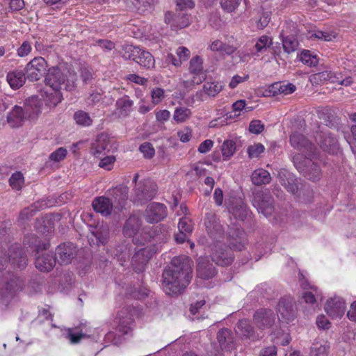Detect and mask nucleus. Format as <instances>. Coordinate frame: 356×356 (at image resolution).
Wrapping results in <instances>:
<instances>
[{"instance_id":"nucleus-60","label":"nucleus","mask_w":356,"mask_h":356,"mask_svg":"<svg viewBox=\"0 0 356 356\" xmlns=\"http://www.w3.org/2000/svg\"><path fill=\"white\" fill-rule=\"evenodd\" d=\"M66 149L60 147L50 154L49 159L54 161L58 162L64 159L66 156Z\"/></svg>"},{"instance_id":"nucleus-42","label":"nucleus","mask_w":356,"mask_h":356,"mask_svg":"<svg viewBox=\"0 0 356 356\" xmlns=\"http://www.w3.org/2000/svg\"><path fill=\"white\" fill-rule=\"evenodd\" d=\"M221 149L225 160H228L236 152V143L232 140H226L222 143Z\"/></svg>"},{"instance_id":"nucleus-38","label":"nucleus","mask_w":356,"mask_h":356,"mask_svg":"<svg viewBox=\"0 0 356 356\" xmlns=\"http://www.w3.org/2000/svg\"><path fill=\"white\" fill-rule=\"evenodd\" d=\"M282 42L283 49L287 54L296 51L299 45L298 40L293 35L282 37Z\"/></svg>"},{"instance_id":"nucleus-26","label":"nucleus","mask_w":356,"mask_h":356,"mask_svg":"<svg viewBox=\"0 0 356 356\" xmlns=\"http://www.w3.org/2000/svg\"><path fill=\"white\" fill-rule=\"evenodd\" d=\"M56 259L53 254L46 253L36 257L35 265L40 271L49 272L56 265Z\"/></svg>"},{"instance_id":"nucleus-21","label":"nucleus","mask_w":356,"mask_h":356,"mask_svg":"<svg viewBox=\"0 0 356 356\" xmlns=\"http://www.w3.org/2000/svg\"><path fill=\"white\" fill-rule=\"evenodd\" d=\"M42 102L38 97L32 96L26 99L23 108L27 118L35 120L42 112Z\"/></svg>"},{"instance_id":"nucleus-54","label":"nucleus","mask_w":356,"mask_h":356,"mask_svg":"<svg viewBox=\"0 0 356 356\" xmlns=\"http://www.w3.org/2000/svg\"><path fill=\"white\" fill-rule=\"evenodd\" d=\"M140 152L143 154L146 159H152L155 154V150L150 143H143L139 147Z\"/></svg>"},{"instance_id":"nucleus-24","label":"nucleus","mask_w":356,"mask_h":356,"mask_svg":"<svg viewBox=\"0 0 356 356\" xmlns=\"http://www.w3.org/2000/svg\"><path fill=\"white\" fill-rule=\"evenodd\" d=\"M197 261V274L199 277L209 280L215 275V268L207 258L200 257Z\"/></svg>"},{"instance_id":"nucleus-13","label":"nucleus","mask_w":356,"mask_h":356,"mask_svg":"<svg viewBox=\"0 0 356 356\" xmlns=\"http://www.w3.org/2000/svg\"><path fill=\"white\" fill-rule=\"evenodd\" d=\"M77 252L76 247L72 243H65L56 248V259L61 265L71 263Z\"/></svg>"},{"instance_id":"nucleus-29","label":"nucleus","mask_w":356,"mask_h":356,"mask_svg":"<svg viewBox=\"0 0 356 356\" xmlns=\"http://www.w3.org/2000/svg\"><path fill=\"white\" fill-rule=\"evenodd\" d=\"M27 118L24 109L19 106H15L7 116V122L12 127L22 125L24 119Z\"/></svg>"},{"instance_id":"nucleus-47","label":"nucleus","mask_w":356,"mask_h":356,"mask_svg":"<svg viewBox=\"0 0 356 356\" xmlns=\"http://www.w3.org/2000/svg\"><path fill=\"white\" fill-rule=\"evenodd\" d=\"M139 52V47L127 44L122 48V57L126 60H135L136 55Z\"/></svg>"},{"instance_id":"nucleus-5","label":"nucleus","mask_w":356,"mask_h":356,"mask_svg":"<svg viewBox=\"0 0 356 356\" xmlns=\"http://www.w3.org/2000/svg\"><path fill=\"white\" fill-rule=\"evenodd\" d=\"M252 204L257 209L259 213L268 217L273 214L274 207V199L268 191H259L253 193Z\"/></svg>"},{"instance_id":"nucleus-52","label":"nucleus","mask_w":356,"mask_h":356,"mask_svg":"<svg viewBox=\"0 0 356 356\" xmlns=\"http://www.w3.org/2000/svg\"><path fill=\"white\" fill-rule=\"evenodd\" d=\"M241 0H220L221 8L227 13L234 11L239 6Z\"/></svg>"},{"instance_id":"nucleus-10","label":"nucleus","mask_w":356,"mask_h":356,"mask_svg":"<svg viewBox=\"0 0 356 356\" xmlns=\"http://www.w3.org/2000/svg\"><path fill=\"white\" fill-rule=\"evenodd\" d=\"M289 142L293 148L305 154V156H314L317 154L316 147L299 132H293L290 136Z\"/></svg>"},{"instance_id":"nucleus-9","label":"nucleus","mask_w":356,"mask_h":356,"mask_svg":"<svg viewBox=\"0 0 356 356\" xmlns=\"http://www.w3.org/2000/svg\"><path fill=\"white\" fill-rule=\"evenodd\" d=\"M211 257L213 262L222 266L230 265L234 257L232 250L220 242H213L211 245Z\"/></svg>"},{"instance_id":"nucleus-19","label":"nucleus","mask_w":356,"mask_h":356,"mask_svg":"<svg viewBox=\"0 0 356 356\" xmlns=\"http://www.w3.org/2000/svg\"><path fill=\"white\" fill-rule=\"evenodd\" d=\"M325 310L327 315L332 318H340L343 315L346 310L345 301L340 297L331 298L327 301Z\"/></svg>"},{"instance_id":"nucleus-18","label":"nucleus","mask_w":356,"mask_h":356,"mask_svg":"<svg viewBox=\"0 0 356 356\" xmlns=\"http://www.w3.org/2000/svg\"><path fill=\"white\" fill-rule=\"evenodd\" d=\"M253 319L259 329H266L274 324L275 315L271 309H260L254 313Z\"/></svg>"},{"instance_id":"nucleus-30","label":"nucleus","mask_w":356,"mask_h":356,"mask_svg":"<svg viewBox=\"0 0 356 356\" xmlns=\"http://www.w3.org/2000/svg\"><path fill=\"white\" fill-rule=\"evenodd\" d=\"M109 143V138L106 134H101L98 135L95 141L93 142L91 145V154L96 157H99L105 150L108 149Z\"/></svg>"},{"instance_id":"nucleus-63","label":"nucleus","mask_w":356,"mask_h":356,"mask_svg":"<svg viewBox=\"0 0 356 356\" xmlns=\"http://www.w3.org/2000/svg\"><path fill=\"white\" fill-rule=\"evenodd\" d=\"M115 161V158L113 156H106L100 161V162L99 163V166L100 168L110 170L111 169L112 165L114 163Z\"/></svg>"},{"instance_id":"nucleus-14","label":"nucleus","mask_w":356,"mask_h":356,"mask_svg":"<svg viewBox=\"0 0 356 356\" xmlns=\"http://www.w3.org/2000/svg\"><path fill=\"white\" fill-rule=\"evenodd\" d=\"M165 22L170 24L172 29H181L191 23L190 16L185 11L179 10L175 14L168 12L165 15Z\"/></svg>"},{"instance_id":"nucleus-2","label":"nucleus","mask_w":356,"mask_h":356,"mask_svg":"<svg viewBox=\"0 0 356 356\" xmlns=\"http://www.w3.org/2000/svg\"><path fill=\"white\" fill-rule=\"evenodd\" d=\"M77 74L75 72L70 70L62 71L58 67H53L48 70L45 76V82L54 90L65 89L73 90L77 85Z\"/></svg>"},{"instance_id":"nucleus-37","label":"nucleus","mask_w":356,"mask_h":356,"mask_svg":"<svg viewBox=\"0 0 356 356\" xmlns=\"http://www.w3.org/2000/svg\"><path fill=\"white\" fill-rule=\"evenodd\" d=\"M271 341L277 345L286 346L291 341L288 333L281 329H277L271 333Z\"/></svg>"},{"instance_id":"nucleus-16","label":"nucleus","mask_w":356,"mask_h":356,"mask_svg":"<svg viewBox=\"0 0 356 356\" xmlns=\"http://www.w3.org/2000/svg\"><path fill=\"white\" fill-rule=\"evenodd\" d=\"M277 312L286 323L293 320L296 316L294 301L291 297L282 298L277 305Z\"/></svg>"},{"instance_id":"nucleus-33","label":"nucleus","mask_w":356,"mask_h":356,"mask_svg":"<svg viewBox=\"0 0 356 356\" xmlns=\"http://www.w3.org/2000/svg\"><path fill=\"white\" fill-rule=\"evenodd\" d=\"M136 63L145 69H153L155 65V60L154 56L145 50L139 48V52L135 58Z\"/></svg>"},{"instance_id":"nucleus-28","label":"nucleus","mask_w":356,"mask_h":356,"mask_svg":"<svg viewBox=\"0 0 356 356\" xmlns=\"http://www.w3.org/2000/svg\"><path fill=\"white\" fill-rule=\"evenodd\" d=\"M279 179L281 184L286 189V191L293 195L298 192V182L297 179L289 172H280Z\"/></svg>"},{"instance_id":"nucleus-40","label":"nucleus","mask_w":356,"mask_h":356,"mask_svg":"<svg viewBox=\"0 0 356 356\" xmlns=\"http://www.w3.org/2000/svg\"><path fill=\"white\" fill-rule=\"evenodd\" d=\"M74 120L79 125L88 127L92 124V120L89 114L83 111H78L74 114Z\"/></svg>"},{"instance_id":"nucleus-12","label":"nucleus","mask_w":356,"mask_h":356,"mask_svg":"<svg viewBox=\"0 0 356 356\" xmlns=\"http://www.w3.org/2000/svg\"><path fill=\"white\" fill-rule=\"evenodd\" d=\"M227 239L230 245V249L242 250L246 243V234L245 232L236 225H233L228 228Z\"/></svg>"},{"instance_id":"nucleus-31","label":"nucleus","mask_w":356,"mask_h":356,"mask_svg":"<svg viewBox=\"0 0 356 356\" xmlns=\"http://www.w3.org/2000/svg\"><path fill=\"white\" fill-rule=\"evenodd\" d=\"M202 59L196 56L193 58L190 61L189 70L193 74L198 75V77L195 76L193 82L196 84H200L205 79V74L202 73Z\"/></svg>"},{"instance_id":"nucleus-32","label":"nucleus","mask_w":356,"mask_h":356,"mask_svg":"<svg viewBox=\"0 0 356 356\" xmlns=\"http://www.w3.org/2000/svg\"><path fill=\"white\" fill-rule=\"evenodd\" d=\"M217 339L222 350H229L234 347V335L229 329H222L217 334Z\"/></svg>"},{"instance_id":"nucleus-41","label":"nucleus","mask_w":356,"mask_h":356,"mask_svg":"<svg viewBox=\"0 0 356 356\" xmlns=\"http://www.w3.org/2000/svg\"><path fill=\"white\" fill-rule=\"evenodd\" d=\"M98 243L104 245L109 238V229L106 226H101L92 232Z\"/></svg>"},{"instance_id":"nucleus-35","label":"nucleus","mask_w":356,"mask_h":356,"mask_svg":"<svg viewBox=\"0 0 356 356\" xmlns=\"http://www.w3.org/2000/svg\"><path fill=\"white\" fill-rule=\"evenodd\" d=\"M235 329L238 334L246 338H251L254 335V327L248 320L239 321Z\"/></svg>"},{"instance_id":"nucleus-64","label":"nucleus","mask_w":356,"mask_h":356,"mask_svg":"<svg viewBox=\"0 0 356 356\" xmlns=\"http://www.w3.org/2000/svg\"><path fill=\"white\" fill-rule=\"evenodd\" d=\"M350 119L354 122V124L351 126L352 138L347 139V141L352 146L356 144V113L351 115Z\"/></svg>"},{"instance_id":"nucleus-23","label":"nucleus","mask_w":356,"mask_h":356,"mask_svg":"<svg viewBox=\"0 0 356 356\" xmlns=\"http://www.w3.org/2000/svg\"><path fill=\"white\" fill-rule=\"evenodd\" d=\"M92 206L96 212L104 216L111 215L113 208L115 207L113 202L109 198L104 196L95 198Z\"/></svg>"},{"instance_id":"nucleus-3","label":"nucleus","mask_w":356,"mask_h":356,"mask_svg":"<svg viewBox=\"0 0 356 356\" xmlns=\"http://www.w3.org/2000/svg\"><path fill=\"white\" fill-rule=\"evenodd\" d=\"M293 162L296 169L308 179L313 181L320 179L321 170L311 159L302 154H296L293 156Z\"/></svg>"},{"instance_id":"nucleus-48","label":"nucleus","mask_w":356,"mask_h":356,"mask_svg":"<svg viewBox=\"0 0 356 356\" xmlns=\"http://www.w3.org/2000/svg\"><path fill=\"white\" fill-rule=\"evenodd\" d=\"M270 45H273L272 39L266 35H262L258 39L254 47L257 52H262L267 48H270Z\"/></svg>"},{"instance_id":"nucleus-50","label":"nucleus","mask_w":356,"mask_h":356,"mask_svg":"<svg viewBox=\"0 0 356 356\" xmlns=\"http://www.w3.org/2000/svg\"><path fill=\"white\" fill-rule=\"evenodd\" d=\"M265 147L261 143H255L248 147L247 152L250 159L258 158L264 152Z\"/></svg>"},{"instance_id":"nucleus-20","label":"nucleus","mask_w":356,"mask_h":356,"mask_svg":"<svg viewBox=\"0 0 356 356\" xmlns=\"http://www.w3.org/2000/svg\"><path fill=\"white\" fill-rule=\"evenodd\" d=\"M9 261L15 267L24 268L26 266L27 259L19 244L12 245L8 250Z\"/></svg>"},{"instance_id":"nucleus-46","label":"nucleus","mask_w":356,"mask_h":356,"mask_svg":"<svg viewBox=\"0 0 356 356\" xmlns=\"http://www.w3.org/2000/svg\"><path fill=\"white\" fill-rule=\"evenodd\" d=\"M191 115V111L187 108H178L175 111L173 118L177 122L186 121Z\"/></svg>"},{"instance_id":"nucleus-57","label":"nucleus","mask_w":356,"mask_h":356,"mask_svg":"<svg viewBox=\"0 0 356 356\" xmlns=\"http://www.w3.org/2000/svg\"><path fill=\"white\" fill-rule=\"evenodd\" d=\"M273 89L278 90L280 93H284V95L291 94L296 90V86L292 83L288 84H278L276 83L273 85Z\"/></svg>"},{"instance_id":"nucleus-15","label":"nucleus","mask_w":356,"mask_h":356,"mask_svg":"<svg viewBox=\"0 0 356 356\" xmlns=\"http://www.w3.org/2000/svg\"><path fill=\"white\" fill-rule=\"evenodd\" d=\"M167 216V208L161 203L152 202L145 211V220L149 223L158 222Z\"/></svg>"},{"instance_id":"nucleus-39","label":"nucleus","mask_w":356,"mask_h":356,"mask_svg":"<svg viewBox=\"0 0 356 356\" xmlns=\"http://www.w3.org/2000/svg\"><path fill=\"white\" fill-rule=\"evenodd\" d=\"M205 303V300H202L195 302V304H191L189 311L191 314L193 316V320H200L204 319L205 318L204 314H201L204 312L203 307L204 306Z\"/></svg>"},{"instance_id":"nucleus-27","label":"nucleus","mask_w":356,"mask_h":356,"mask_svg":"<svg viewBox=\"0 0 356 356\" xmlns=\"http://www.w3.org/2000/svg\"><path fill=\"white\" fill-rule=\"evenodd\" d=\"M141 219L136 215H131L126 220L123 227V234L127 237H134L141 227Z\"/></svg>"},{"instance_id":"nucleus-17","label":"nucleus","mask_w":356,"mask_h":356,"mask_svg":"<svg viewBox=\"0 0 356 356\" xmlns=\"http://www.w3.org/2000/svg\"><path fill=\"white\" fill-rule=\"evenodd\" d=\"M316 140L321 148L330 154H337L339 150L337 139L330 133L322 131L318 136Z\"/></svg>"},{"instance_id":"nucleus-59","label":"nucleus","mask_w":356,"mask_h":356,"mask_svg":"<svg viewBox=\"0 0 356 356\" xmlns=\"http://www.w3.org/2000/svg\"><path fill=\"white\" fill-rule=\"evenodd\" d=\"M132 321L131 318L120 319L118 330L121 334H127L131 330V324Z\"/></svg>"},{"instance_id":"nucleus-58","label":"nucleus","mask_w":356,"mask_h":356,"mask_svg":"<svg viewBox=\"0 0 356 356\" xmlns=\"http://www.w3.org/2000/svg\"><path fill=\"white\" fill-rule=\"evenodd\" d=\"M151 97L154 104H159L164 98V90L161 88H154L151 91Z\"/></svg>"},{"instance_id":"nucleus-11","label":"nucleus","mask_w":356,"mask_h":356,"mask_svg":"<svg viewBox=\"0 0 356 356\" xmlns=\"http://www.w3.org/2000/svg\"><path fill=\"white\" fill-rule=\"evenodd\" d=\"M47 63L44 58L35 57L25 67L27 78L31 81L40 80L45 74Z\"/></svg>"},{"instance_id":"nucleus-61","label":"nucleus","mask_w":356,"mask_h":356,"mask_svg":"<svg viewBox=\"0 0 356 356\" xmlns=\"http://www.w3.org/2000/svg\"><path fill=\"white\" fill-rule=\"evenodd\" d=\"M264 129V125L261 123L260 120H252L249 125V131L250 132L259 134L261 133Z\"/></svg>"},{"instance_id":"nucleus-55","label":"nucleus","mask_w":356,"mask_h":356,"mask_svg":"<svg viewBox=\"0 0 356 356\" xmlns=\"http://www.w3.org/2000/svg\"><path fill=\"white\" fill-rule=\"evenodd\" d=\"M135 8L138 10L144 12L151 8L155 0H131Z\"/></svg>"},{"instance_id":"nucleus-43","label":"nucleus","mask_w":356,"mask_h":356,"mask_svg":"<svg viewBox=\"0 0 356 356\" xmlns=\"http://www.w3.org/2000/svg\"><path fill=\"white\" fill-rule=\"evenodd\" d=\"M24 183V178L21 172H16L12 175L9 179L10 186L13 189L19 191L22 189Z\"/></svg>"},{"instance_id":"nucleus-22","label":"nucleus","mask_w":356,"mask_h":356,"mask_svg":"<svg viewBox=\"0 0 356 356\" xmlns=\"http://www.w3.org/2000/svg\"><path fill=\"white\" fill-rule=\"evenodd\" d=\"M129 188L124 185H120L109 191V195L113 199L115 207L118 210L122 209L128 199Z\"/></svg>"},{"instance_id":"nucleus-6","label":"nucleus","mask_w":356,"mask_h":356,"mask_svg":"<svg viewBox=\"0 0 356 356\" xmlns=\"http://www.w3.org/2000/svg\"><path fill=\"white\" fill-rule=\"evenodd\" d=\"M204 224L208 235L213 242H220L224 238V228L214 212L205 213Z\"/></svg>"},{"instance_id":"nucleus-1","label":"nucleus","mask_w":356,"mask_h":356,"mask_svg":"<svg viewBox=\"0 0 356 356\" xmlns=\"http://www.w3.org/2000/svg\"><path fill=\"white\" fill-rule=\"evenodd\" d=\"M193 262L188 257H175L162 274L163 288L168 295H177L188 285L192 278Z\"/></svg>"},{"instance_id":"nucleus-62","label":"nucleus","mask_w":356,"mask_h":356,"mask_svg":"<svg viewBox=\"0 0 356 356\" xmlns=\"http://www.w3.org/2000/svg\"><path fill=\"white\" fill-rule=\"evenodd\" d=\"M127 80L138 84L140 86H145L147 84L148 79L145 77H141L136 74H130L127 76Z\"/></svg>"},{"instance_id":"nucleus-56","label":"nucleus","mask_w":356,"mask_h":356,"mask_svg":"<svg viewBox=\"0 0 356 356\" xmlns=\"http://www.w3.org/2000/svg\"><path fill=\"white\" fill-rule=\"evenodd\" d=\"M81 77L85 84L90 83L93 79V71L88 66H81L80 68Z\"/></svg>"},{"instance_id":"nucleus-44","label":"nucleus","mask_w":356,"mask_h":356,"mask_svg":"<svg viewBox=\"0 0 356 356\" xmlns=\"http://www.w3.org/2000/svg\"><path fill=\"white\" fill-rule=\"evenodd\" d=\"M300 60L305 65L312 67L316 66L318 63L316 55L309 50H304L300 55Z\"/></svg>"},{"instance_id":"nucleus-34","label":"nucleus","mask_w":356,"mask_h":356,"mask_svg":"<svg viewBox=\"0 0 356 356\" xmlns=\"http://www.w3.org/2000/svg\"><path fill=\"white\" fill-rule=\"evenodd\" d=\"M251 180L255 186L266 185L270 182L271 176L267 170L259 168L252 172Z\"/></svg>"},{"instance_id":"nucleus-4","label":"nucleus","mask_w":356,"mask_h":356,"mask_svg":"<svg viewBox=\"0 0 356 356\" xmlns=\"http://www.w3.org/2000/svg\"><path fill=\"white\" fill-rule=\"evenodd\" d=\"M156 185L154 182L144 179L138 182L134 188L132 199L133 201L143 204L154 198L156 193Z\"/></svg>"},{"instance_id":"nucleus-8","label":"nucleus","mask_w":356,"mask_h":356,"mask_svg":"<svg viewBox=\"0 0 356 356\" xmlns=\"http://www.w3.org/2000/svg\"><path fill=\"white\" fill-rule=\"evenodd\" d=\"M227 207L229 213L236 219L248 222L251 221L252 212L243 199L240 197L230 198L227 202Z\"/></svg>"},{"instance_id":"nucleus-7","label":"nucleus","mask_w":356,"mask_h":356,"mask_svg":"<svg viewBox=\"0 0 356 356\" xmlns=\"http://www.w3.org/2000/svg\"><path fill=\"white\" fill-rule=\"evenodd\" d=\"M160 249V245H153L141 248L137 251L131 259V264L134 270L138 273L143 271L149 260Z\"/></svg>"},{"instance_id":"nucleus-36","label":"nucleus","mask_w":356,"mask_h":356,"mask_svg":"<svg viewBox=\"0 0 356 356\" xmlns=\"http://www.w3.org/2000/svg\"><path fill=\"white\" fill-rule=\"evenodd\" d=\"M134 102L127 95H124L116 102V108L120 110V113L123 115H128L131 111Z\"/></svg>"},{"instance_id":"nucleus-53","label":"nucleus","mask_w":356,"mask_h":356,"mask_svg":"<svg viewBox=\"0 0 356 356\" xmlns=\"http://www.w3.org/2000/svg\"><path fill=\"white\" fill-rule=\"evenodd\" d=\"M178 229L179 231L186 232L191 235L193 229L191 220L186 217L181 218L178 224Z\"/></svg>"},{"instance_id":"nucleus-51","label":"nucleus","mask_w":356,"mask_h":356,"mask_svg":"<svg viewBox=\"0 0 356 356\" xmlns=\"http://www.w3.org/2000/svg\"><path fill=\"white\" fill-rule=\"evenodd\" d=\"M330 349V345L327 341L323 342L317 341L313 344L312 351L316 355L326 354Z\"/></svg>"},{"instance_id":"nucleus-49","label":"nucleus","mask_w":356,"mask_h":356,"mask_svg":"<svg viewBox=\"0 0 356 356\" xmlns=\"http://www.w3.org/2000/svg\"><path fill=\"white\" fill-rule=\"evenodd\" d=\"M63 99L62 93L60 90H54V92L47 95V99L45 102L46 105L49 107H55Z\"/></svg>"},{"instance_id":"nucleus-25","label":"nucleus","mask_w":356,"mask_h":356,"mask_svg":"<svg viewBox=\"0 0 356 356\" xmlns=\"http://www.w3.org/2000/svg\"><path fill=\"white\" fill-rule=\"evenodd\" d=\"M27 76L24 70H15L9 72L6 76V80L10 88L17 90L22 87L26 80Z\"/></svg>"},{"instance_id":"nucleus-45","label":"nucleus","mask_w":356,"mask_h":356,"mask_svg":"<svg viewBox=\"0 0 356 356\" xmlns=\"http://www.w3.org/2000/svg\"><path fill=\"white\" fill-rule=\"evenodd\" d=\"M222 86L216 82H207L203 86V90L211 97H215L222 90Z\"/></svg>"}]
</instances>
